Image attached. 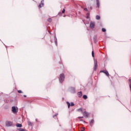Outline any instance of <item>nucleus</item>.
<instances>
[{"instance_id": "obj_7", "label": "nucleus", "mask_w": 131, "mask_h": 131, "mask_svg": "<svg viewBox=\"0 0 131 131\" xmlns=\"http://www.w3.org/2000/svg\"><path fill=\"white\" fill-rule=\"evenodd\" d=\"M78 95L79 98H81V97H82V92H78Z\"/></svg>"}, {"instance_id": "obj_1", "label": "nucleus", "mask_w": 131, "mask_h": 131, "mask_svg": "<svg viewBox=\"0 0 131 131\" xmlns=\"http://www.w3.org/2000/svg\"><path fill=\"white\" fill-rule=\"evenodd\" d=\"M64 79H65V75H64V74H61L59 79V81L60 83H62V82L64 81Z\"/></svg>"}, {"instance_id": "obj_14", "label": "nucleus", "mask_w": 131, "mask_h": 131, "mask_svg": "<svg viewBox=\"0 0 131 131\" xmlns=\"http://www.w3.org/2000/svg\"><path fill=\"white\" fill-rule=\"evenodd\" d=\"M96 19L97 20H100V16H99V15H96Z\"/></svg>"}, {"instance_id": "obj_12", "label": "nucleus", "mask_w": 131, "mask_h": 131, "mask_svg": "<svg viewBox=\"0 0 131 131\" xmlns=\"http://www.w3.org/2000/svg\"><path fill=\"white\" fill-rule=\"evenodd\" d=\"M93 124H94V119H92L90 122V125L92 126Z\"/></svg>"}, {"instance_id": "obj_24", "label": "nucleus", "mask_w": 131, "mask_h": 131, "mask_svg": "<svg viewBox=\"0 0 131 131\" xmlns=\"http://www.w3.org/2000/svg\"><path fill=\"white\" fill-rule=\"evenodd\" d=\"M71 106H74V103L73 102L71 103Z\"/></svg>"}, {"instance_id": "obj_22", "label": "nucleus", "mask_w": 131, "mask_h": 131, "mask_svg": "<svg viewBox=\"0 0 131 131\" xmlns=\"http://www.w3.org/2000/svg\"><path fill=\"white\" fill-rule=\"evenodd\" d=\"M106 70H104V71H100V73H105L106 72Z\"/></svg>"}, {"instance_id": "obj_19", "label": "nucleus", "mask_w": 131, "mask_h": 131, "mask_svg": "<svg viewBox=\"0 0 131 131\" xmlns=\"http://www.w3.org/2000/svg\"><path fill=\"white\" fill-rule=\"evenodd\" d=\"M102 31L103 32H106V29H105V28H102Z\"/></svg>"}, {"instance_id": "obj_2", "label": "nucleus", "mask_w": 131, "mask_h": 131, "mask_svg": "<svg viewBox=\"0 0 131 131\" xmlns=\"http://www.w3.org/2000/svg\"><path fill=\"white\" fill-rule=\"evenodd\" d=\"M95 21H91L90 22V28H91L92 29L95 28Z\"/></svg>"}, {"instance_id": "obj_5", "label": "nucleus", "mask_w": 131, "mask_h": 131, "mask_svg": "<svg viewBox=\"0 0 131 131\" xmlns=\"http://www.w3.org/2000/svg\"><path fill=\"white\" fill-rule=\"evenodd\" d=\"M84 116H86V117H89V113L86 112V111H85L84 113L82 112V113Z\"/></svg>"}, {"instance_id": "obj_25", "label": "nucleus", "mask_w": 131, "mask_h": 131, "mask_svg": "<svg viewBox=\"0 0 131 131\" xmlns=\"http://www.w3.org/2000/svg\"><path fill=\"white\" fill-rule=\"evenodd\" d=\"M84 11H86V12H89V10L87 9V8H84Z\"/></svg>"}, {"instance_id": "obj_26", "label": "nucleus", "mask_w": 131, "mask_h": 131, "mask_svg": "<svg viewBox=\"0 0 131 131\" xmlns=\"http://www.w3.org/2000/svg\"><path fill=\"white\" fill-rule=\"evenodd\" d=\"M64 13H65V9H63L62 11V14H64Z\"/></svg>"}, {"instance_id": "obj_4", "label": "nucleus", "mask_w": 131, "mask_h": 131, "mask_svg": "<svg viewBox=\"0 0 131 131\" xmlns=\"http://www.w3.org/2000/svg\"><path fill=\"white\" fill-rule=\"evenodd\" d=\"M6 126H12L13 125V122L7 121L6 122Z\"/></svg>"}, {"instance_id": "obj_33", "label": "nucleus", "mask_w": 131, "mask_h": 131, "mask_svg": "<svg viewBox=\"0 0 131 131\" xmlns=\"http://www.w3.org/2000/svg\"><path fill=\"white\" fill-rule=\"evenodd\" d=\"M36 121H37V119H36Z\"/></svg>"}, {"instance_id": "obj_3", "label": "nucleus", "mask_w": 131, "mask_h": 131, "mask_svg": "<svg viewBox=\"0 0 131 131\" xmlns=\"http://www.w3.org/2000/svg\"><path fill=\"white\" fill-rule=\"evenodd\" d=\"M12 111L13 113H17L18 112V109L16 108V107L12 106Z\"/></svg>"}, {"instance_id": "obj_13", "label": "nucleus", "mask_w": 131, "mask_h": 131, "mask_svg": "<svg viewBox=\"0 0 131 131\" xmlns=\"http://www.w3.org/2000/svg\"><path fill=\"white\" fill-rule=\"evenodd\" d=\"M104 73L106 75V76L109 77L110 76V74L108 72V71H106L105 72H104Z\"/></svg>"}, {"instance_id": "obj_10", "label": "nucleus", "mask_w": 131, "mask_h": 131, "mask_svg": "<svg viewBox=\"0 0 131 131\" xmlns=\"http://www.w3.org/2000/svg\"><path fill=\"white\" fill-rule=\"evenodd\" d=\"M28 125H30V126H32V123H31V122H30V121H28Z\"/></svg>"}, {"instance_id": "obj_8", "label": "nucleus", "mask_w": 131, "mask_h": 131, "mask_svg": "<svg viewBox=\"0 0 131 131\" xmlns=\"http://www.w3.org/2000/svg\"><path fill=\"white\" fill-rule=\"evenodd\" d=\"M96 5L98 8H100V2L99 0H96Z\"/></svg>"}, {"instance_id": "obj_29", "label": "nucleus", "mask_w": 131, "mask_h": 131, "mask_svg": "<svg viewBox=\"0 0 131 131\" xmlns=\"http://www.w3.org/2000/svg\"><path fill=\"white\" fill-rule=\"evenodd\" d=\"M78 118L79 119H80V118H83V117H79Z\"/></svg>"}, {"instance_id": "obj_31", "label": "nucleus", "mask_w": 131, "mask_h": 131, "mask_svg": "<svg viewBox=\"0 0 131 131\" xmlns=\"http://www.w3.org/2000/svg\"><path fill=\"white\" fill-rule=\"evenodd\" d=\"M90 10H93V7H90Z\"/></svg>"}, {"instance_id": "obj_11", "label": "nucleus", "mask_w": 131, "mask_h": 131, "mask_svg": "<svg viewBox=\"0 0 131 131\" xmlns=\"http://www.w3.org/2000/svg\"><path fill=\"white\" fill-rule=\"evenodd\" d=\"M17 127H22V124L17 123L16 124Z\"/></svg>"}, {"instance_id": "obj_20", "label": "nucleus", "mask_w": 131, "mask_h": 131, "mask_svg": "<svg viewBox=\"0 0 131 131\" xmlns=\"http://www.w3.org/2000/svg\"><path fill=\"white\" fill-rule=\"evenodd\" d=\"M48 22H51L52 21V18H48Z\"/></svg>"}, {"instance_id": "obj_6", "label": "nucleus", "mask_w": 131, "mask_h": 131, "mask_svg": "<svg viewBox=\"0 0 131 131\" xmlns=\"http://www.w3.org/2000/svg\"><path fill=\"white\" fill-rule=\"evenodd\" d=\"M43 0L41 1V4H40L39 5V8H42V7H43Z\"/></svg>"}, {"instance_id": "obj_9", "label": "nucleus", "mask_w": 131, "mask_h": 131, "mask_svg": "<svg viewBox=\"0 0 131 131\" xmlns=\"http://www.w3.org/2000/svg\"><path fill=\"white\" fill-rule=\"evenodd\" d=\"M97 68H98V63L97 62V61H96L95 64V70H96V69H97Z\"/></svg>"}, {"instance_id": "obj_15", "label": "nucleus", "mask_w": 131, "mask_h": 131, "mask_svg": "<svg viewBox=\"0 0 131 131\" xmlns=\"http://www.w3.org/2000/svg\"><path fill=\"white\" fill-rule=\"evenodd\" d=\"M67 104H68V107L69 108H70V103L68 101L67 102Z\"/></svg>"}, {"instance_id": "obj_17", "label": "nucleus", "mask_w": 131, "mask_h": 131, "mask_svg": "<svg viewBox=\"0 0 131 131\" xmlns=\"http://www.w3.org/2000/svg\"><path fill=\"white\" fill-rule=\"evenodd\" d=\"M77 111H78L79 112H82H82H82V108H81L78 109Z\"/></svg>"}, {"instance_id": "obj_28", "label": "nucleus", "mask_w": 131, "mask_h": 131, "mask_svg": "<svg viewBox=\"0 0 131 131\" xmlns=\"http://www.w3.org/2000/svg\"><path fill=\"white\" fill-rule=\"evenodd\" d=\"M55 43L56 46H58V43H57V41H55Z\"/></svg>"}, {"instance_id": "obj_32", "label": "nucleus", "mask_w": 131, "mask_h": 131, "mask_svg": "<svg viewBox=\"0 0 131 131\" xmlns=\"http://www.w3.org/2000/svg\"><path fill=\"white\" fill-rule=\"evenodd\" d=\"M24 97H25V98H26V95H24Z\"/></svg>"}, {"instance_id": "obj_27", "label": "nucleus", "mask_w": 131, "mask_h": 131, "mask_svg": "<svg viewBox=\"0 0 131 131\" xmlns=\"http://www.w3.org/2000/svg\"><path fill=\"white\" fill-rule=\"evenodd\" d=\"M84 127H82L81 128V131H84Z\"/></svg>"}, {"instance_id": "obj_21", "label": "nucleus", "mask_w": 131, "mask_h": 131, "mask_svg": "<svg viewBox=\"0 0 131 131\" xmlns=\"http://www.w3.org/2000/svg\"><path fill=\"white\" fill-rule=\"evenodd\" d=\"M92 57H95V55H94V51H93L92 52Z\"/></svg>"}, {"instance_id": "obj_23", "label": "nucleus", "mask_w": 131, "mask_h": 131, "mask_svg": "<svg viewBox=\"0 0 131 131\" xmlns=\"http://www.w3.org/2000/svg\"><path fill=\"white\" fill-rule=\"evenodd\" d=\"M17 92H18V93H19V94H21V93H22V91H21V90H18Z\"/></svg>"}, {"instance_id": "obj_18", "label": "nucleus", "mask_w": 131, "mask_h": 131, "mask_svg": "<svg viewBox=\"0 0 131 131\" xmlns=\"http://www.w3.org/2000/svg\"><path fill=\"white\" fill-rule=\"evenodd\" d=\"M18 130H19V131H26L25 129H24L23 128H18Z\"/></svg>"}, {"instance_id": "obj_30", "label": "nucleus", "mask_w": 131, "mask_h": 131, "mask_svg": "<svg viewBox=\"0 0 131 131\" xmlns=\"http://www.w3.org/2000/svg\"><path fill=\"white\" fill-rule=\"evenodd\" d=\"M57 115H58V114L54 115L53 116V117H56V116H57Z\"/></svg>"}, {"instance_id": "obj_34", "label": "nucleus", "mask_w": 131, "mask_h": 131, "mask_svg": "<svg viewBox=\"0 0 131 131\" xmlns=\"http://www.w3.org/2000/svg\"><path fill=\"white\" fill-rule=\"evenodd\" d=\"M36 121H37V119H36Z\"/></svg>"}, {"instance_id": "obj_16", "label": "nucleus", "mask_w": 131, "mask_h": 131, "mask_svg": "<svg viewBox=\"0 0 131 131\" xmlns=\"http://www.w3.org/2000/svg\"><path fill=\"white\" fill-rule=\"evenodd\" d=\"M83 98H84V100H86V99H88V96L83 95Z\"/></svg>"}]
</instances>
